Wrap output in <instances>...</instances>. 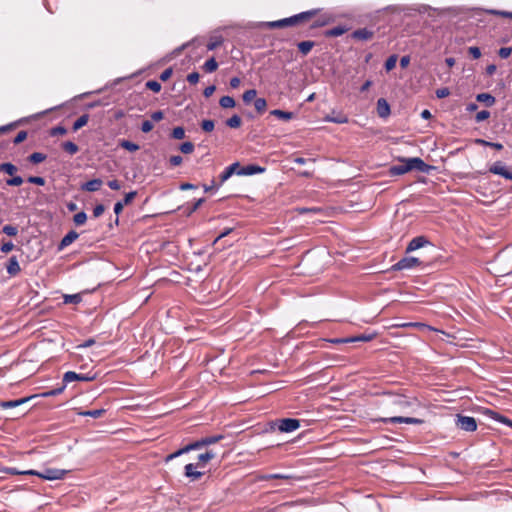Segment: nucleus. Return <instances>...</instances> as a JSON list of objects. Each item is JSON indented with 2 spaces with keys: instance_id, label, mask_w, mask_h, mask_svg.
<instances>
[{
  "instance_id": "obj_38",
  "label": "nucleus",
  "mask_w": 512,
  "mask_h": 512,
  "mask_svg": "<svg viewBox=\"0 0 512 512\" xmlns=\"http://www.w3.org/2000/svg\"><path fill=\"white\" fill-rule=\"evenodd\" d=\"M242 120L237 114L233 115L226 121V125L230 128H238L241 126Z\"/></svg>"
},
{
  "instance_id": "obj_33",
  "label": "nucleus",
  "mask_w": 512,
  "mask_h": 512,
  "mask_svg": "<svg viewBox=\"0 0 512 512\" xmlns=\"http://www.w3.org/2000/svg\"><path fill=\"white\" fill-rule=\"evenodd\" d=\"M89 115H81L73 124V131H77L88 123Z\"/></svg>"
},
{
  "instance_id": "obj_21",
  "label": "nucleus",
  "mask_w": 512,
  "mask_h": 512,
  "mask_svg": "<svg viewBox=\"0 0 512 512\" xmlns=\"http://www.w3.org/2000/svg\"><path fill=\"white\" fill-rule=\"evenodd\" d=\"M407 172H409V169L405 161V158L401 159L399 164L393 165L389 169V173L392 176L403 175Z\"/></svg>"
},
{
  "instance_id": "obj_60",
  "label": "nucleus",
  "mask_w": 512,
  "mask_h": 512,
  "mask_svg": "<svg viewBox=\"0 0 512 512\" xmlns=\"http://www.w3.org/2000/svg\"><path fill=\"white\" fill-rule=\"evenodd\" d=\"M199 78H200L199 73H197V72H192V73L188 74V76H187V81H188L190 84L195 85V84H197V83H198Z\"/></svg>"
},
{
  "instance_id": "obj_16",
  "label": "nucleus",
  "mask_w": 512,
  "mask_h": 512,
  "mask_svg": "<svg viewBox=\"0 0 512 512\" xmlns=\"http://www.w3.org/2000/svg\"><path fill=\"white\" fill-rule=\"evenodd\" d=\"M376 109L380 118H387L390 115V106L384 98L378 99Z\"/></svg>"
},
{
  "instance_id": "obj_56",
  "label": "nucleus",
  "mask_w": 512,
  "mask_h": 512,
  "mask_svg": "<svg viewBox=\"0 0 512 512\" xmlns=\"http://www.w3.org/2000/svg\"><path fill=\"white\" fill-rule=\"evenodd\" d=\"M232 169H227V167L224 169V171L220 174V185H222L224 182H226L231 176H232Z\"/></svg>"
},
{
  "instance_id": "obj_2",
  "label": "nucleus",
  "mask_w": 512,
  "mask_h": 512,
  "mask_svg": "<svg viewBox=\"0 0 512 512\" xmlns=\"http://www.w3.org/2000/svg\"><path fill=\"white\" fill-rule=\"evenodd\" d=\"M67 470L64 469H56V468H45L43 471H37V470H27V471H17V474L22 475H33L38 476L45 480H60L65 477L67 474Z\"/></svg>"
},
{
  "instance_id": "obj_57",
  "label": "nucleus",
  "mask_w": 512,
  "mask_h": 512,
  "mask_svg": "<svg viewBox=\"0 0 512 512\" xmlns=\"http://www.w3.org/2000/svg\"><path fill=\"white\" fill-rule=\"evenodd\" d=\"M511 53H512V48L511 47H502L498 51V55L502 59L508 58L511 55Z\"/></svg>"
},
{
  "instance_id": "obj_50",
  "label": "nucleus",
  "mask_w": 512,
  "mask_h": 512,
  "mask_svg": "<svg viewBox=\"0 0 512 512\" xmlns=\"http://www.w3.org/2000/svg\"><path fill=\"white\" fill-rule=\"evenodd\" d=\"M22 183L23 178L21 176L13 175L12 178L6 180L8 186H20Z\"/></svg>"
},
{
  "instance_id": "obj_52",
  "label": "nucleus",
  "mask_w": 512,
  "mask_h": 512,
  "mask_svg": "<svg viewBox=\"0 0 512 512\" xmlns=\"http://www.w3.org/2000/svg\"><path fill=\"white\" fill-rule=\"evenodd\" d=\"M3 233H5L8 236H16L18 233V229L15 226L12 225H5L2 229Z\"/></svg>"
},
{
  "instance_id": "obj_25",
  "label": "nucleus",
  "mask_w": 512,
  "mask_h": 512,
  "mask_svg": "<svg viewBox=\"0 0 512 512\" xmlns=\"http://www.w3.org/2000/svg\"><path fill=\"white\" fill-rule=\"evenodd\" d=\"M270 114L284 121L291 120L294 117L292 112L283 111L280 109L272 110Z\"/></svg>"
},
{
  "instance_id": "obj_55",
  "label": "nucleus",
  "mask_w": 512,
  "mask_h": 512,
  "mask_svg": "<svg viewBox=\"0 0 512 512\" xmlns=\"http://www.w3.org/2000/svg\"><path fill=\"white\" fill-rule=\"evenodd\" d=\"M27 181L29 183L39 185V186H43L45 184V179L40 176H30V177H28Z\"/></svg>"
},
{
  "instance_id": "obj_59",
  "label": "nucleus",
  "mask_w": 512,
  "mask_h": 512,
  "mask_svg": "<svg viewBox=\"0 0 512 512\" xmlns=\"http://www.w3.org/2000/svg\"><path fill=\"white\" fill-rule=\"evenodd\" d=\"M67 133V130L65 127L63 126H56V127H53L51 129V135L52 136H56V135H65Z\"/></svg>"
},
{
  "instance_id": "obj_17",
  "label": "nucleus",
  "mask_w": 512,
  "mask_h": 512,
  "mask_svg": "<svg viewBox=\"0 0 512 512\" xmlns=\"http://www.w3.org/2000/svg\"><path fill=\"white\" fill-rule=\"evenodd\" d=\"M265 171V168L258 165H247L237 171V175H255Z\"/></svg>"
},
{
  "instance_id": "obj_31",
  "label": "nucleus",
  "mask_w": 512,
  "mask_h": 512,
  "mask_svg": "<svg viewBox=\"0 0 512 512\" xmlns=\"http://www.w3.org/2000/svg\"><path fill=\"white\" fill-rule=\"evenodd\" d=\"M219 104H220V106H221L222 108H224V109H228V108H233V107H235L236 102H235V100H234L232 97H230V96H223V97H221V98H220V100H219Z\"/></svg>"
},
{
  "instance_id": "obj_47",
  "label": "nucleus",
  "mask_w": 512,
  "mask_h": 512,
  "mask_svg": "<svg viewBox=\"0 0 512 512\" xmlns=\"http://www.w3.org/2000/svg\"><path fill=\"white\" fill-rule=\"evenodd\" d=\"M65 387H66V384L63 383V385L61 387H58V388H55V389H52L50 391H47V392L43 393V396L44 397L57 396V395L61 394L64 391Z\"/></svg>"
},
{
  "instance_id": "obj_39",
  "label": "nucleus",
  "mask_w": 512,
  "mask_h": 512,
  "mask_svg": "<svg viewBox=\"0 0 512 512\" xmlns=\"http://www.w3.org/2000/svg\"><path fill=\"white\" fill-rule=\"evenodd\" d=\"M254 107L258 113H263L267 108V101L264 98H256L254 100Z\"/></svg>"
},
{
  "instance_id": "obj_7",
  "label": "nucleus",
  "mask_w": 512,
  "mask_h": 512,
  "mask_svg": "<svg viewBox=\"0 0 512 512\" xmlns=\"http://www.w3.org/2000/svg\"><path fill=\"white\" fill-rule=\"evenodd\" d=\"M380 421L383 423H390V424L405 423V424H416L417 425V424L423 423L422 419L414 418V417H403V416L381 418Z\"/></svg>"
},
{
  "instance_id": "obj_12",
  "label": "nucleus",
  "mask_w": 512,
  "mask_h": 512,
  "mask_svg": "<svg viewBox=\"0 0 512 512\" xmlns=\"http://www.w3.org/2000/svg\"><path fill=\"white\" fill-rule=\"evenodd\" d=\"M430 241L425 236L414 237L406 248V253L420 249L426 245H429Z\"/></svg>"
},
{
  "instance_id": "obj_32",
  "label": "nucleus",
  "mask_w": 512,
  "mask_h": 512,
  "mask_svg": "<svg viewBox=\"0 0 512 512\" xmlns=\"http://www.w3.org/2000/svg\"><path fill=\"white\" fill-rule=\"evenodd\" d=\"M204 70L208 73H212L214 71L217 70L218 68V63L217 61L215 60L214 57H211L210 59H208L205 63H204V66H203Z\"/></svg>"
},
{
  "instance_id": "obj_30",
  "label": "nucleus",
  "mask_w": 512,
  "mask_h": 512,
  "mask_svg": "<svg viewBox=\"0 0 512 512\" xmlns=\"http://www.w3.org/2000/svg\"><path fill=\"white\" fill-rule=\"evenodd\" d=\"M17 170H18L17 167L10 162L0 164V172H4L10 176L15 175Z\"/></svg>"
},
{
  "instance_id": "obj_37",
  "label": "nucleus",
  "mask_w": 512,
  "mask_h": 512,
  "mask_svg": "<svg viewBox=\"0 0 512 512\" xmlns=\"http://www.w3.org/2000/svg\"><path fill=\"white\" fill-rule=\"evenodd\" d=\"M119 145L130 152L139 150V145L129 140H121Z\"/></svg>"
},
{
  "instance_id": "obj_36",
  "label": "nucleus",
  "mask_w": 512,
  "mask_h": 512,
  "mask_svg": "<svg viewBox=\"0 0 512 512\" xmlns=\"http://www.w3.org/2000/svg\"><path fill=\"white\" fill-rule=\"evenodd\" d=\"M223 43V38L222 36H215V37H212L208 44H207V49L209 51H212L214 49H216L217 47H219L221 44Z\"/></svg>"
},
{
  "instance_id": "obj_20",
  "label": "nucleus",
  "mask_w": 512,
  "mask_h": 512,
  "mask_svg": "<svg viewBox=\"0 0 512 512\" xmlns=\"http://www.w3.org/2000/svg\"><path fill=\"white\" fill-rule=\"evenodd\" d=\"M334 21V17L332 14H321L311 25V28H319L328 25L329 23Z\"/></svg>"
},
{
  "instance_id": "obj_15",
  "label": "nucleus",
  "mask_w": 512,
  "mask_h": 512,
  "mask_svg": "<svg viewBox=\"0 0 512 512\" xmlns=\"http://www.w3.org/2000/svg\"><path fill=\"white\" fill-rule=\"evenodd\" d=\"M351 36L356 40L367 41L372 39V37L374 36V32L367 28H362L353 31Z\"/></svg>"
},
{
  "instance_id": "obj_40",
  "label": "nucleus",
  "mask_w": 512,
  "mask_h": 512,
  "mask_svg": "<svg viewBox=\"0 0 512 512\" xmlns=\"http://www.w3.org/2000/svg\"><path fill=\"white\" fill-rule=\"evenodd\" d=\"M46 159V155L40 152H34L29 155L28 160L33 164H38Z\"/></svg>"
},
{
  "instance_id": "obj_8",
  "label": "nucleus",
  "mask_w": 512,
  "mask_h": 512,
  "mask_svg": "<svg viewBox=\"0 0 512 512\" xmlns=\"http://www.w3.org/2000/svg\"><path fill=\"white\" fill-rule=\"evenodd\" d=\"M300 427V421L294 418H284L278 421V429L281 432H293Z\"/></svg>"
},
{
  "instance_id": "obj_46",
  "label": "nucleus",
  "mask_w": 512,
  "mask_h": 512,
  "mask_svg": "<svg viewBox=\"0 0 512 512\" xmlns=\"http://www.w3.org/2000/svg\"><path fill=\"white\" fill-rule=\"evenodd\" d=\"M179 149L184 154H191L194 151V144L192 142H184L180 145Z\"/></svg>"
},
{
  "instance_id": "obj_58",
  "label": "nucleus",
  "mask_w": 512,
  "mask_h": 512,
  "mask_svg": "<svg viewBox=\"0 0 512 512\" xmlns=\"http://www.w3.org/2000/svg\"><path fill=\"white\" fill-rule=\"evenodd\" d=\"M136 195H137L136 191H131L125 195L124 199L121 202L124 203V206L129 205L133 201V199L136 197Z\"/></svg>"
},
{
  "instance_id": "obj_27",
  "label": "nucleus",
  "mask_w": 512,
  "mask_h": 512,
  "mask_svg": "<svg viewBox=\"0 0 512 512\" xmlns=\"http://www.w3.org/2000/svg\"><path fill=\"white\" fill-rule=\"evenodd\" d=\"M487 415H489L492 419L497 420L500 423L506 424L510 427H512V421L505 416L499 415L497 412H494L492 410H487Z\"/></svg>"
},
{
  "instance_id": "obj_19",
  "label": "nucleus",
  "mask_w": 512,
  "mask_h": 512,
  "mask_svg": "<svg viewBox=\"0 0 512 512\" xmlns=\"http://www.w3.org/2000/svg\"><path fill=\"white\" fill-rule=\"evenodd\" d=\"M103 184V181L99 178L92 179L81 185V190L87 192L98 191Z\"/></svg>"
},
{
  "instance_id": "obj_9",
  "label": "nucleus",
  "mask_w": 512,
  "mask_h": 512,
  "mask_svg": "<svg viewBox=\"0 0 512 512\" xmlns=\"http://www.w3.org/2000/svg\"><path fill=\"white\" fill-rule=\"evenodd\" d=\"M420 260L416 257H404L401 260H399L396 264L393 265V269L400 271V270H407L414 268L418 265H420Z\"/></svg>"
},
{
  "instance_id": "obj_28",
  "label": "nucleus",
  "mask_w": 512,
  "mask_h": 512,
  "mask_svg": "<svg viewBox=\"0 0 512 512\" xmlns=\"http://www.w3.org/2000/svg\"><path fill=\"white\" fill-rule=\"evenodd\" d=\"M215 457V453L212 451H206L198 456L197 466L203 467L207 462L212 460Z\"/></svg>"
},
{
  "instance_id": "obj_42",
  "label": "nucleus",
  "mask_w": 512,
  "mask_h": 512,
  "mask_svg": "<svg viewBox=\"0 0 512 512\" xmlns=\"http://www.w3.org/2000/svg\"><path fill=\"white\" fill-rule=\"evenodd\" d=\"M257 95V91L255 89H250L244 92L242 99L245 104H249L252 100L255 99Z\"/></svg>"
},
{
  "instance_id": "obj_13",
  "label": "nucleus",
  "mask_w": 512,
  "mask_h": 512,
  "mask_svg": "<svg viewBox=\"0 0 512 512\" xmlns=\"http://www.w3.org/2000/svg\"><path fill=\"white\" fill-rule=\"evenodd\" d=\"M197 464L189 463L184 467V475L192 481L198 480L203 476V472L196 471Z\"/></svg>"
},
{
  "instance_id": "obj_14",
  "label": "nucleus",
  "mask_w": 512,
  "mask_h": 512,
  "mask_svg": "<svg viewBox=\"0 0 512 512\" xmlns=\"http://www.w3.org/2000/svg\"><path fill=\"white\" fill-rule=\"evenodd\" d=\"M78 237L79 234L76 231H69L60 241L58 245V251H62L64 248L72 244Z\"/></svg>"
},
{
  "instance_id": "obj_11",
  "label": "nucleus",
  "mask_w": 512,
  "mask_h": 512,
  "mask_svg": "<svg viewBox=\"0 0 512 512\" xmlns=\"http://www.w3.org/2000/svg\"><path fill=\"white\" fill-rule=\"evenodd\" d=\"M489 172L495 175H500L505 179H512V173L509 172L502 162L497 161L489 167Z\"/></svg>"
},
{
  "instance_id": "obj_3",
  "label": "nucleus",
  "mask_w": 512,
  "mask_h": 512,
  "mask_svg": "<svg viewBox=\"0 0 512 512\" xmlns=\"http://www.w3.org/2000/svg\"><path fill=\"white\" fill-rule=\"evenodd\" d=\"M205 447L204 446V443L202 441V438L200 440H197V441H194L192 443H189L187 444L186 446L178 449L177 451L169 454L166 456L165 458V462H170L171 460L183 455V454H186L190 451H193V450H199L201 448Z\"/></svg>"
},
{
  "instance_id": "obj_62",
  "label": "nucleus",
  "mask_w": 512,
  "mask_h": 512,
  "mask_svg": "<svg viewBox=\"0 0 512 512\" xmlns=\"http://www.w3.org/2000/svg\"><path fill=\"white\" fill-rule=\"evenodd\" d=\"M468 52L474 59H478L481 57V51L476 46L469 47Z\"/></svg>"
},
{
  "instance_id": "obj_23",
  "label": "nucleus",
  "mask_w": 512,
  "mask_h": 512,
  "mask_svg": "<svg viewBox=\"0 0 512 512\" xmlns=\"http://www.w3.org/2000/svg\"><path fill=\"white\" fill-rule=\"evenodd\" d=\"M29 397H26V398H20V399H16V400H10V401H4V402H1L0 403V407L1 408H14V407H17V406H20L24 403H26L27 401H29Z\"/></svg>"
},
{
  "instance_id": "obj_5",
  "label": "nucleus",
  "mask_w": 512,
  "mask_h": 512,
  "mask_svg": "<svg viewBox=\"0 0 512 512\" xmlns=\"http://www.w3.org/2000/svg\"><path fill=\"white\" fill-rule=\"evenodd\" d=\"M409 171L417 170L423 173H429L432 169V166L426 164L421 158L413 157V158H405Z\"/></svg>"
},
{
  "instance_id": "obj_35",
  "label": "nucleus",
  "mask_w": 512,
  "mask_h": 512,
  "mask_svg": "<svg viewBox=\"0 0 512 512\" xmlns=\"http://www.w3.org/2000/svg\"><path fill=\"white\" fill-rule=\"evenodd\" d=\"M62 148L64 149V151H66L70 155H74L79 151L78 146L74 142H71V141L64 142L62 144Z\"/></svg>"
},
{
  "instance_id": "obj_44",
  "label": "nucleus",
  "mask_w": 512,
  "mask_h": 512,
  "mask_svg": "<svg viewBox=\"0 0 512 512\" xmlns=\"http://www.w3.org/2000/svg\"><path fill=\"white\" fill-rule=\"evenodd\" d=\"M87 220V215L84 211L78 212L74 215L73 221L75 225L80 226L83 225Z\"/></svg>"
},
{
  "instance_id": "obj_45",
  "label": "nucleus",
  "mask_w": 512,
  "mask_h": 512,
  "mask_svg": "<svg viewBox=\"0 0 512 512\" xmlns=\"http://www.w3.org/2000/svg\"><path fill=\"white\" fill-rule=\"evenodd\" d=\"M397 60H398L397 55L393 54V55L389 56L385 62V69L387 71H391L392 69H394L396 66Z\"/></svg>"
},
{
  "instance_id": "obj_10",
  "label": "nucleus",
  "mask_w": 512,
  "mask_h": 512,
  "mask_svg": "<svg viewBox=\"0 0 512 512\" xmlns=\"http://www.w3.org/2000/svg\"><path fill=\"white\" fill-rule=\"evenodd\" d=\"M415 402V398H409L405 395L399 394H391L390 395V403L398 406L399 408H408L412 406Z\"/></svg>"
},
{
  "instance_id": "obj_6",
  "label": "nucleus",
  "mask_w": 512,
  "mask_h": 512,
  "mask_svg": "<svg viewBox=\"0 0 512 512\" xmlns=\"http://www.w3.org/2000/svg\"><path fill=\"white\" fill-rule=\"evenodd\" d=\"M95 375H90V373L87 374H78L74 371H68L63 376V383L68 384L73 381H83V382H89L95 379Z\"/></svg>"
},
{
  "instance_id": "obj_24",
  "label": "nucleus",
  "mask_w": 512,
  "mask_h": 512,
  "mask_svg": "<svg viewBox=\"0 0 512 512\" xmlns=\"http://www.w3.org/2000/svg\"><path fill=\"white\" fill-rule=\"evenodd\" d=\"M478 102L485 103L486 106L490 107L495 103V97L489 93H480L476 96Z\"/></svg>"
},
{
  "instance_id": "obj_63",
  "label": "nucleus",
  "mask_w": 512,
  "mask_h": 512,
  "mask_svg": "<svg viewBox=\"0 0 512 512\" xmlns=\"http://www.w3.org/2000/svg\"><path fill=\"white\" fill-rule=\"evenodd\" d=\"M105 211V207L103 204H98L93 209V216L94 217H100Z\"/></svg>"
},
{
  "instance_id": "obj_29",
  "label": "nucleus",
  "mask_w": 512,
  "mask_h": 512,
  "mask_svg": "<svg viewBox=\"0 0 512 512\" xmlns=\"http://www.w3.org/2000/svg\"><path fill=\"white\" fill-rule=\"evenodd\" d=\"M315 42L313 41H302L298 43V49L303 55H307L314 47Z\"/></svg>"
},
{
  "instance_id": "obj_61",
  "label": "nucleus",
  "mask_w": 512,
  "mask_h": 512,
  "mask_svg": "<svg viewBox=\"0 0 512 512\" xmlns=\"http://www.w3.org/2000/svg\"><path fill=\"white\" fill-rule=\"evenodd\" d=\"M153 127H154V125H153L152 121H149V120H145L141 124V130L144 133L150 132L153 129Z\"/></svg>"
},
{
  "instance_id": "obj_41",
  "label": "nucleus",
  "mask_w": 512,
  "mask_h": 512,
  "mask_svg": "<svg viewBox=\"0 0 512 512\" xmlns=\"http://www.w3.org/2000/svg\"><path fill=\"white\" fill-rule=\"evenodd\" d=\"M223 438H224L223 435H213V436L203 437L202 441L204 443V446H209V445L217 443L218 441L222 440Z\"/></svg>"
},
{
  "instance_id": "obj_64",
  "label": "nucleus",
  "mask_w": 512,
  "mask_h": 512,
  "mask_svg": "<svg viewBox=\"0 0 512 512\" xmlns=\"http://www.w3.org/2000/svg\"><path fill=\"white\" fill-rule=\"evenodd\" d=\"M14 249V244L11 241L5 242L2 244L0 250L3 253H9Z\"/></svg>"
},
{
  "instance_id": "obj_48",
  "label": "nucleus",
  "mask_w": 512,
  "mask_h": 512,
  "mask_svg": "<svg viewBox=\"0 0 512 512\" xmlns=\"http://www.w3.org/2000/svg\"><path fill=\"white\" fill-rule=\"evenodd\" d=\"M146 87L155 93H158L161 90V84L155 80L147 81Z\"/></svg>"
},
{
  "instance_id": "obj_18",
  "label": "nucleus",
  "mask_w": 512,
  "mask_h": 512,
  "mask_svg": "<svg viewBox=\"0 0 512 512\" xmlns=\"http://www.w3.org/2000/svg\"><path fill=\"white\" fill-rule=\"evenodd\" d=\"M324 121L337 124H344L348 122V117L341 112L336 113L335 111H333L331 114L325 116Z\"/></svg>"
},
{
  "instance_id": "obj_22",
  "label": "nucleus",
  "mask_w": 512,
  "mask_h": 512,
  "mask_svg": "<svg viewBox=\"0 0 512 512\" xmlns=\"http://www.w3.org/2000/svg\"><path fill=\"white\" fill-rule=\"evenodd\" d=\"M6 269H7V273L10 276H15V275H17L21 271V268H20V265H19V262H18L16 256H12L9 259V261L7 263V266H6Z\"/></svg>"
},
{
  "instance_id": "obj_26",
  "label": "nucleus",
  "mask_w": 512,
  "mask_h": 512,
  "mask_svg": "<svg viewBox=\"0 0 512 512\" xmlns=\"http://www.w3.org/2000/svg\"><path fill=\"white\" fill-rule=\"evenodd\" d=\"M348 29L345 26H336L325 31L326 37H338L343 35Z\"/></svg>"
},
{
  "instance_id": "obj_49",
  "label": "nucleus",
  "mask_w": 512,
  "mask_h": 512,
  "mask_svg": "<svg viewBox=\"0 0 512 512\" xmlns=\"http://www.w3.org/2000/svg\"><path fill=\"white\" fill-rule=\"evenodd\" d=\"M172 137L174 139H177V140H180V139H183L185 137V130L183 127H175L173 130H172Z\"/></svg>"
},
{
  "instance_id": "obj_43",
  "label": "nucleus",
  "mask_w": 512,
  "mask_h": 512,
  "mask_svg": "<svg viewBox=\"0 0 512 512\" xmlns=\"http://www.w3.org/2000/svg\"><path fill=\"white\" fill-rule=\"evenodd\" d=\"M104 413H105V410H104V409H94V410H87V411H84V412L80 413V415H83V416H89V417H92V418H99V417H101Z\"/></svg>"
},
{
  "instance_id": "obj_1",
  "label": "nucleus",
  "mask_w": 512,
  "mask_h": 512,
  "mask_svg": "<svg viewBox=\"0 0 512 512\" xmlns=\"http://www.w3.org/2000/svg\"><path fill=\"white\" fill-rule=\"evenodd\" d=\"M319 11H320L319 9H312V10L304 11V12H301L299 14L293 15L288 18H283V19L276 20V21L265 22V23H263V26H265L267 28L274 29V28H284V27H288V26L297 25L303 21H308V20L312 19L314 16H316L318 14Z\"/></svg>"
},
{
  "instance_id": "obj_54",
  "label": "nucleus",
  "mask_w": 512,
  "mask_h": 512,
  "mask_svg": "<svg viewBox=\"0 0 512 512\" xmlns=\"http://www.w3.org/2000/svg\"><path fill=\"white\" fill-rule=\"evenodd\" d=\"M373 338H374V335H372V334H363V335H360L357 337H351L350 340H351V342H356V341L368 342V341H371Z\"/></svg>"
},
{
  "instance_id": "obj_53",
  "label": "nucleus",
  "mask_w": 512,
  "mask_h": 512,
  "mask_svg": "<svg viewBox=\"0 0 512 512\" xmlns=\"http://www.w3.org/2000/svg\"><path fill=\"white\" fill-rule=\"evenodd\" d=\"M489 117H490V112L487 110H482L476 114L475 120L477 123H480L482 121H485Z\"/></svg>"
},
{
  "instance_id": "obj_34",
  "label": "nucleus",
  "mask_w": 512,
  "mask_h": 512,
  "mask_svg": "<svg viewBox=\"0 0 512 512\" xmlns=\"http://www.w3.org/2000/svg\"><path fill=\"white\" fill-rule=\"evenodd\" d=\"M65 304H78L81 302L82 297L80 294H66L63 296Z\"/></svg>"
},
{
  "instance_id": "obj_51",
  "label": "nucleus",
  "mask_w": 512,
  "mask_h": 512,
  "mask_svg": "<svg viewBox=\"0 0 512 512\" xmlns=\"http://www.w3.org/2000/svg\"><path fill=\"white\" fill-rule=\"evenodd\" d=\"M214 121L213 120H203L202 123H201V128L203 129V131L205 132H212L213 129H214Z\"/></svg>"
},
{
  "instance_id": "obj_4",
  "label": "nucleus",
  "mask_w": 512,
  "mask_h": 512,
  "mask_svg": "<svg viewBox=\"0 0 512 512\" xmlns=\"http://www.w3.org/2000/svg\"><path fill=\"white\" fill-rule=\"evenodd\" d=\"M455 424L457 428L466 432H473L477 429V422L475 418L471 416H464L458 414L456 416Z\"/></svg>"
}]
</instances>
